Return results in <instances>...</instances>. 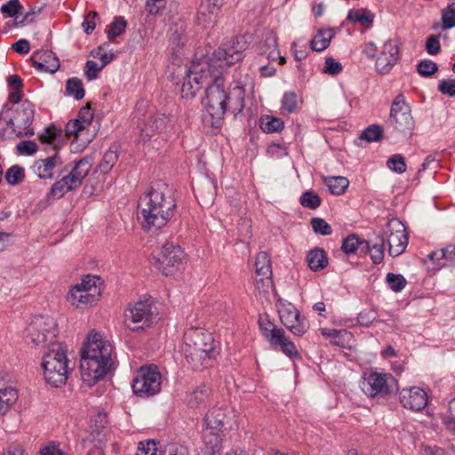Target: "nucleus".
Listing matches in <instances>:
<instances>
[{
	"mask_svg": "<svg viewBox=\"0 0 455 455\" xmlns=\"http://www.w3.org/2000/svg\"><path fill=\"white\" fill-rule=\"evenodd\" d=\"M175 208L172 188L156 180L138 202V220L145 231L156 232L172 218Z\"/></svg>",
	"mask_w": 455,
	"mask_h": 455,
	"instance_id": "nucleus-1",
	"label": "nucleus"
},
{
	"mask_svg": "<svg viewBox=\"0 0 455 455\" xmlns=\"http://www.w3.org/2000/svg\"><path fill=\"white\" fill-rule=\"evenodd\" d=\"M112 346L100 333L88 337L81 353V377L89 386L102 379L111 366Z\"/></svg>",
	"mask_w": 455,
	"mask_h": 455,
	"instance_id": "nucleus-2",
	"label": "nucleus"
},
{
	"mask_svg": "<svg viewBox=\"0 0 455 455\" xmlns=\"http://www.w3.org/2000/svg\"><path fill=\"white\" fill-rule=\"evenodd\" d=\"M183 352L193 370L212 365L219 354L218 343L212 333L202 329L191 328L184 334Z\"/></svg>",
	"mask_w": 455,
	"mask_h": 455,
	"instance_id": "nucleus-3",
	"label": "nucleus"
},
{
	"mask_svg": "<svg viewBox=\"0 0 455 455\" xmlns=\"http://www.w3.org/2000/svg\"><path fill=\"white\" fill-rule=\"evenodd\" d=\"M42 366L48 384L54 387L65 385L72 370L67 347L61 343H52L43 355Z\"/></svg>",
	"mask_w": 455,
	"mask_h": 455,
	"instance_id": "nucleus-4",
	"label": "nucleus"
},
{
	"mask_svg": "<svg viewBox=\"0 0 455 455\" xmlns=\"http://www.w3.org/2000/svg\"><path fill=\"white\" fill-rule=\"evenodd\" d=\"M212 82L213 83L208 86L206 91L203 121L205 125L220 128L222 124L229 97L225 91L221 78L212 74Z\"/></svg>",
	"mask_w": 455,
	"mask_h": 455,
	"instance_id": "nucleus-5",
	"label": "nucleus"
},
{
	"mask_svg": "<svg viewBox=\"0 0 455 455\" xmlns=\"http://www.w3.org/2000/svg\"><path fill=\"white\" fill-rule=\"evenodd\" d=\"M212 65L205 60L192 62L189 68L184 67L180 71L186 75L180 92L185 99H193L203 85L212 81Z\"/></svg>",
	"mask_w": 455,
	"mask_h": 455,
	"instance_id": "nucleus-6",
	"label": "nucleus"
},
{
	"mask_svg": "<svg viewBox=\"0 0 455 455\" xmlns=\"http://www.w3.org/2000/svg\"><path fill=\"white\" fill-rule=\"evenodd\" d=\"M57 323L55 320L48 315L34 317L24 331L26 342L35 346H52L57 336Z\"/></svg>",
	"mask_w": 455,
	"mask_h": 455,
	"instance_id": "nucleus-7",
	"label": "nucleus"
},
{
	"mask_svg": "<svg viewBox=\"0 0 455 455\" xmlns=\"http://www.w3.org/2000/svg\"><path fill=\"white\" fill-rule=\"evenodd\" d=\"M34 108L28 101L22 102L15 108H9L8 115L4 116L7 129L17 137L34 135V131L28 129L34 119Z\"/></svg>",
	"mask_w": 455,
	"mask_h": 455,
	"instance_id": "nucleus-8",
	"label": "nucleus"
},
{
	"mask_svg": "<svg viewBox=\"0 0 455 455\" xmlns=\"http://www.w3.org/2000/svg\"><path fill=\"white\" fill-rule=\"evenodd\" d=\"M162 375L156 365L142 366L132 381L135 395L148 397L157 394L161 389Z\"/></svg>",
	"mask_w": 455,
	"mask_h": 455,
	"instance_id": "nucleus-9",
	"label": "nucleus"
},
{
	"mask_svg": "<svg viewBox=\"0 0 455 455\" xmlns=\"http://www.w3.org/2000/svg\"><path fill=\"white\" fill-rule=\"evenodd\" d=\"M361 388L368 396H383L396 391L397 384L391 374L370 371L364 372L361 381Z\"/></svg>",
	"mask_w": 455,
	"mask_h": 455,
	"instance_id": "nucleus-10",
	"label": "nucleus"
},
{
	"mask_svg": "<svg viewBox=\"0 0 455 455\" xmlns=\"http://www.w3.org/2000/svg\"><path fill=\"white\" fill-rule=\"evenodd\" d=\"M153 319L152 306L148 300L138 301L128 307L124 312V324L133 331L149 327Z\"/></svg>",
	"mask_w": 455,
	"mask_h": 455,
	"instance_id": "nucleus-11",
	"label": "nucleus"
},
{
	"mask_svg": "<svg viewBox=\"0 0 455 455\" xmlns=\"http://www.w3.org/2000/svg\"><path fill=\"white\" fill-rule=\"evenodd\" d=\"M184 253L181 248L173 243H165L157 257L156 267L164 275H173L182 266Z\"/></svg>",
	"mask_w": 455,
	"mask_h": 455,
	"instance_id": "nucleus-12",
	"label": "nucleus"
},
{
	"mask_svg": "<svg viewBox=\"0 0 455 455\" xmlns=\"http://www.w3.org/2000/svg\"><path fill=\"white\" fill-rule=\"evenodd\" d=\"M389 123L394 129L402 133H410L414 129L411 108L403 95H398L391 105Z\"/></svg>",
	"mask_w": 455,
	"mask_h": 455,
	"instance_id": "nucleus-13",
	"label": "nucleus"
},
{
	"mask_svg": "<svg viewBox=\"0 0 455 455\" xmlns=\"http://www.w3.org/2000/svg\"><path fill=\"white\" fill-rule=\"evenodd\" d=\"M276 307L283 324L296 336H302L308 329L307 320L300 316L299 310L291 304L279 299Z\"/></svg>",
	"mask_w": 455,
	"mask_h": 455,
	"instance_id": "nucleus-14",
	"label": "nucleus"
},
{
	"mask_svg": "<svg viewBox=\"0 0 455 455\" xmlns=\"http://www.w3.org/2000/svg\"><path fill=\"white\" fill-rule=\"evenodd\" d=\"M385 236L389 246L388 252L392 257L401 255L408 244L405 227L398 219H392L387 224Z\"/></svg>",
	"mask_w": 455,
	"mask_h": 455,
	"instance_id": "nucleus-15",
	"label": "nucleus"
},
{
	"mask_svg": "<svg viewBox=\"0 0 455 455\" xmlns=\"http://www.w3.org/2000/svg\"><path fill=\"white\" fill-rule=\"evenodd\" d=\"M171 128L170 118L164 114H156L149 117L143 124L140 137L144 141L149 140L155 135H162L171 130Z\"/></svg>",
	"mask_w": 455,
	"mask_h": 455,
	"instance_id": "nucleus-16",
	"label": "nucleus"
},
{
	"mask_svg": "<svg viewBox=\"0 0 455 455\" xmlns=\"http://www.w3.org/2000/svg\"><path fill=\"white\" fill-rule=\"evenodd\" d=\"M399 398L402 405L411 411H420L427 404V393L418 387L403 388Z\"/></svg>",
	"mask_w": 455,
	"mask_h": 455,
	"instance_id": "nucleus-17",
	"label": "nucleus"
},
{
	"mask_svg": "<svg viewBox=\"0 0 455 455\" xmlns=\"http://www.w3.org/2000/svg\"><path fill=\"white\" fill-rule=\"evenodd\" d=\"M216 56L220 61L219 65L220 68H223L224 63L228 67L235 65L243 57V41L236 39L226 44L222 49H219Z\"/></svg>",
	"mask_w": 455,
	"mask_h": 455,
	"instance_id": "nucleus-18",
	"label": "nucleus"
},
{
	"mask_svg": "<svg viewBox=\"0 0 455 455\" xmlns=\"http://www.w3.org/2000/svg\"><path fill=\"white\" fill-rule=\"evenodd\" d=\"M399 55V47L395 40L387 41L381 50L379 58L376 60L377 69L382 73H387L396 63Z\"/></svg>",
	"mask_w": 455,
	"mask_h": 455,
	"instance_id": "nucleus-19",
	"label": "nucleus"
},
{
	"mask_svg": "<svg viewBox=\"0 0 455 455\" xmlns=\"http://www.w3.org/2000/svg\"><path fill=\"white\" fill-rule=\"evenodd\" d=\"M233 412L227 409L214 407L205 415L204 422L207 429L204 432L216 433L226 428Z\"/></svg>",
	"mask_w": 455,
	"mask_h": 455,
	"instance_id": "nucleus-20",
	"label": "nucleus"
},
{
	"mask_svg": "<svg viewBox=\"0 0 455 455\" xmlns=\"http://www.w3.org/2000/svg\"><path fill=\"white\" fill-rule=\"evenodd\" d=\"M62 164L63 161L60 156L55 153L53 156L36 161L33 171L40 179L52 180L54 178L55 172L59 171Z\"/></svg>",
	"mask_w": 455,
	"mask_h": 455,
	"instance_id": "nucleus-21",
	"label": "nucleus"
},
{
	"mask_svg": "<svg viewBox=\"0 0 455 455\" xmlns=\"http://www.w3.org/2000/svg\"><path fill=\"white\" fill-rule=\"evenodd\" d=\"M100 292L97 294L80 289L78 286H72L68 292V302L76 307L84 308L92 306L98 301Z\"/></svg>",
	"mask_w": 455,
	"mask_h": 455,
	"instance_id": "nucleus-22",
	"label": "nucleus"
},
{
	"mask_svg": "<svg viewBox=\"0 0 455 455\" xmlns=\"http://www.w3.org/2000/svg\"><path fill=\"white\" fill-rule=\"evenodd\" d=\"M224 0H204L198 10V21L204 27L213 24Z\"/></svg>",
	"mask_w": 455,
	"mask_h": 455,
	"instance_id": "nucleus-23",
	"label": "nucleus"
},
{
	"mask_svg": "<svg viewBox=\"0 0 455 455\" xmlns=\"http://www.w3.org/2000/svg\"><path fill=\"white\" fill-rule=\"evenodd\" d=\"M34 67L39 71L55 73L60 68L58 58L51 51L37 52L33 55Z\"/></svg>",
	"mask_w": 455,
	"mask_h": 455,
	"instance_id": "nucleus-24",
	"label": "nucleus"
},
{
	"mask_svg": "<svg viewBox=\"0 0 455 455\" xmlns=\"http://www.w3.org/2000/svg\"><path fill=\"white\" fill-rule=\"evenodd\" d=\"M92 166V158L84 157L76 163L75 166L67 176L77 188H79L83 180L89 174Z\"/></svg>",
	"mask_w": 455,
	"mask_h": 455,
	"instance_id": "nucleus-25",
	"label": "nucleus"
},
{
	"mask_svg": "<svg viewBox=\"0 0 455 455\" xmlns=\"http://www.w3.org/2000/svg\"><path fill=\"white\" fill-rule=\"evenodd\" d=\"M274 338L275 339L270 343V345L275 349H279L291 358L299 356V353L296 346L285 336L283 330L282 331H277V335L274 336Z\"/></svg>",
	"mask_w": 455,
	"mask_h": 455,
	"instance_id": "nucleus-26",
	"label": "nucleus"
},
{
	"mask_svg": "<svg viewBox=\"0 0 455 455\" xmlns=\"http://www.w3.org/2000/svg\"><path fill=\"white\" fill-rule=\"evenodd\" d=\"M220 438L217 433L204 432V444L198 455H220Z\"/></svg>",
	"mask_w": 455,
	"mask_h": 455,
	"instance_id": "nucleus-27",
	"label": "nucleus"
},
{
	"mask_svg": "<svg viewBox=\"0 0 455 455\" xmlns=\"http://www.w3.org/2000/svg\"><path fill=\"white\" fill-rule=\"evenodd\" d=\"M212 395L211 388L203 384L197 387L190 395L188 405L191 408L198 409L206 406Z\"/></svg>",
	"mask_w": 455,
	"mask_h": 455,
	"instance_id": "nucleus-28",
	"label": "nucleus"
},
{
	"mask_svg": "<svg viewBox=\"0 0 455 455\" xmlns=\"http://www.w3.org/2000/svg\"><path fill=\"white\" fill-rule=\"evenodd\" d=\"M77 187L66 175L52 186L47 196L48 198H61L67 192L76 189Z\"/></svg>",
	"mask_w": 455,
	"mask_h": 455,
	"instance_id": "nucleus-29",
	"label": "nucleus"
},
{
	"mask_svg": "<svg viewBox=\"0 0 455 455\" xmlns=\"http://www.w3.org/2000/svg\"><path fill=\"white\" fill-rule=\"evenodd\" d=\"M77 187L66 175L52 186L47 196L48 198H61L67 192L76 189Z\"/></svg>",
	"mask_w": 455,
	"mask_h": 455,
	"instance_id": "nucleus-30",
	"label": "nucleus"
},
{
	"mask_svg": "<svg viewBox=\"0 0 455 455\" xmlns=\"http://www.w3.org/2000/svg\"><path fill=\"white\" fill-rule=\"evenodd\" d=\"M260 54L265 55L270 60H277L279 58V50L277 48L276 37L268 33L265 39L259 44Z\"/></svg>",
	"mask_w": 455,
	"mask_h": 455,
	"instance_id": "nucleus-31",
	"label": "nucleus"
},
{
	"mask_svg": "<svg viewBox=\"0 0 455 455\" xmlns=\"http://www.w3.org/2000/svg\"><path fill=\"white\" fill-rule=\"evenodd\" d=\"M428 258L435 261L439 267H444L447 264L446 261L455 260V245L450 244L445 248L432 251L428 254Z\"/></svg>",
	"mask_w": 455,
	"mask_h": 455,
	"instance_id": "nucleus-32",
	"label": "nucleus"
},
{
	"mask_svg": "<svg viewBox=\"0 0 455 455\" xmlns=\"http://www.w3.org/2000/svg\"><path fill=\"white\" fill-rule=\"evenodd\" d=\"M347 19L351 23H359L370 28L373 22L374 14L367 9H354L349 11Z\"/></svg>",
	"mask_w": 455,
	"mask_h": 455,
	"instance_id": "nucleus-33",
	"label": "nucleus"
},
{
	"mask_svg": "<svg viewBox=\"0 0 455 455\" xmlns=\"http://www.w3.org/2000/svg\"><path fill=\"white\" fill-rule=\"evenodd\" d=\"M307 265L313 271H319L326 267L328 259L322 249H315L309 251L307 256Z\"/></svg>",
	"mask_w": 455,
	"mask_h": 455,
	"instance_id": "nucleus-34",
	"label": "nucleus"
},
{
	"mask_svg": "<svg viewBox=\"0 0 455 455\" xmlns=\"http://www.w3.org/2000/svg\"><path fill=\"white\" fill-rule=\"evenodd\" d=\"M333 37L331 29H321L314 36L311 41V48L315 52H322L325 50Z\"/></svg>",
	"mask_w": 455,
	"mask_h": 455,
	"instance_id": "nucleus-35",
	"label": "nucleus"
},
{
	"mask_svg": "<svg viewBox=\"0 0 455 455\" xmlns=\"http://www.w3.org/2000/svg\"><path fill=\"white\" fill-rule=\"evenodd\" d=\"M299 100L294 92H286L281 100L280 111L283 115H290L299 109Z\"/></svg>",
	"mask_w": 455,
	"mask_h": 455,
	"instance_id": "nucleus-36",
	"label": "nucleus"
},
{
	"mask_svg": "<svg viewBox=\"0 0 455 455\" xmlns=\"http://www.w3.org/2000/svg\"><path fill=\"white\" fill-rule=\"evenodd\" d=\"M324 184L332 195H342L349 185V181L346 177H328L324 179Z\"/></svg>",
	"mask_w": 455,
	"mask_h": 455,
	"instance_id": "nucleus-37",
	"label": "nucleus"
},
{
	"mask_svg": "<svg viewBox=\"0 0 455 455\" xmlns=\"http://www.w3.org/2000/svg\"><path fill=\"white\" fill-rule=\"evenodd\" d=\"M256 275H272V267L269 256L265 251H260L256 256L255 260Z\"/></svg>",
	"mask_w": 455,
	"mask_h": 455,
	"instance_id": "nucleus-38",
	"label": "nucleus"
},
{
	"mask_svg": "<svg viewBox=\"0 0 455 455\" xmlns=\"http://www.w3.org/2000/svg\"><path fill=\"white\" fill-rule=\"evenodd\" d=\"M361 247L362 250H369L370 243L368 241H361L356 235H348L342 243V250L345 253H354L357 248Z\"/></svg>",
	"mask_w": 455,
	"mask_h": 455,
	"instance_id": "nucleus-39",
	"label": "nucleus"
},
{
	"mask_svg": "<svg viewBox=\"0 0 455 455\" xmlns=\"http://www.w3.org/2000/svg\"><path fill=\"white\" fill-rule=\"evenodd\" d=\"M260 127L263 132L267 133L278 132L284 128V123L279 117L265 116L261 117Z\"/></svg>",
	"mask_w": 455,
	"mask_h": 455,
	"instance_id": "nucleus-40",
	"label": "nucleus"
},
{
	"mask_svg": "<svg viewBox=\"0 0 455 455\" xmlns=\"http://www.w3.org/2000/svg\"><path fill=\"white\" fill-rule=\"evenodd\" d=\"M66 92L76 100H81L84 96V90L82 82L76 77L69 78L66 83Z\"/></svg>",
	"mask_w": 455,
	"mask_h": 455,
	"instance_id": "nucleus-41",
	"label": "nucleus"
},
{
	"mask_svg": "<svg viewBox=\"0 0 455 455\" xmlns=\"http://www.w3.org/2000/svg\"><path fill=\"white\" fill-rule=\"evenodd\" d=\"M117 159L118 155L116 150H108L104 154L101 162L98 165L100 172L102 173H108L116 164Z\"/></svg>",
	"mask_w": 455,
	"mask_h": 455,
	"instance_id": "nucleus-42",
	"label": "nucleus"
},
{
	"mask_svg": "<svg viewBox=\"0 0 455 455\" xmlns=\"http://www.w3.org/2000/svg\"><path fill=\"white\" fill-rule=\"evenodd\" d=\"M384 243L385 238L383 236L379 237V241L374 243L368 250L371 254L372 262L376 265L380 264L384 259Z\"/></svg>",
	"mask_w": 455,
	"mask_h": 455,
	"instance_id": "nucleus-43",
	"label": "nucleus"
},
{
	"mask_svg": "<svg viewBox=\"0 0 455 455\" xmlns=\"http://www.w3.org/2000/svg\"><path fill=\"white\" fill-rule=\"evenodd\" d=\"M126 28V22L122 17L116 18L107 30L108 38L113 40L116 37L121 36Z\"/></svg>",
	"mask_w": 455,
	"mask_h": 455,
	"instance_id": "nucleus-44",
	"label": "nucleus"
},
{
	"mask_svg": "<svg viewBox=\"0 0 455 455\" xmlns=\"http://www.w3.org/2000/svg\"><path fill=\"white\" fill-rule=\"evenodd\" d=\"M259 323L262 335L268 340L269 343L275 339L274 336L277 335V331H283V329L276 328L273 323L262 318L259 320Z\"/></svg>",
	"mask_w": 455,
	"mask_h": 455,
	"instance_id": "nucleus-45",
	"label": "nucleus"
},
{
	"mask_svg": "<svg viewBox=\"0 0 455 455\" xmlns=\"http://www.w3.org/2000/svg\"><path fill=\"white\" fill-rule=\"evenodd\" d=\"M382 137V129L379 125L372 124L367 127L360 135L361 140L368 142L379 141Z\"/></svg>",
	"mask_w": 455,
	"mask_h": 455,
	"instance_id": "nucleus-46",
	"label": "nucleus"
},
{
	"mask_svg": "<svg viewBox=\"0 0 455 455\" xmlns=\"http://www.w3.org/2000/svg\"><path fill=\"white\" fill-rule=\"evenodd\" d=\"M386 281L389 285V288L395 292L401 291L407 283L403 275L393 273H388L387 275Z\"/></svg>",
	"mask_w": 455,
	"mask_h": 455,
	"instance_id": "nucleus-47",
	"label": "nucleus"
},
{
	"mask_svg": "<svg viewBox=\"0 0 455 455\" xmlns=\"http://www.w3.org/2000/svg\"><path fill=\"white\" fill-rule=\"evenodd\" d=\"M24 176V169L19 165L12 166L5 173V179L10 185L20 183Z\"/></svg>",
	"mask_w": 455,
	"mask_h": 455,
	"instance_id": "nucleus-48",
	"label": "nucleus"
},
{
	"mask_svg": "<svg viewBox=\"0 0 455 455\" xmlns=\"http://www.w3.org/2000/svg\"><path fill=\"white\" fill-rule=\"evenodd\" d=\"M136 455H163L156 447V443L153 440L140 442Z\"/></svg>",
	"mask_w": 455,
	"mask_h": 455,
	"instance_id": "nucleus-49",
	"label": "nucleus"
},
{
	"mask_svg": "<svg viewBox=\"0 0 455 455\" xmlns=\"http://www.w3.org/2000/svg\"><path fill=\"white\" fill-rule=\"evenodd\" d=\"M321 198L318 195L312 191H307L300 196V204L302 206L309 209H316L321 204Z\"/></svg>",
	"mask_w": 455,
	"mask_h": 455,
	"instance_id": "nucleus-50",
	"label": "nucleus"
},
{
	"mask_svg": "<svg viewBox=\"0 0 455 455\" xmlns=\"http://www.w3.org/2000/svg\"><path fill=\"white\" fill-rule=\"evenodd\" d=\"M387 166L397 173H403L406 171V164L402 155H393L387 161Z\"/></svg>",
	"mask_w": 455,
	"mask_h": 455,
	"instance_id": "nucleus-51",
	"label": "nucleus"
},
{
	"mask_svg": "<svg viewBox=\"0 0 455 455\" xmlns=\"http://www.w3.org/2000/svg\"><path fill=\"white\" fill-rule=\"evenodd\" d=\"M98 280H100L99 276L88 275L82 279L81 283H76L74 286H78L82 290L97 294V292H100L96 286V282Z\"/></svg>",
	"mask_w": 455,
	"mask_h": 455,
	"instance_id": "nucleus-52",
	"label": "nucleus"
},
{
	"mask_svg": "<svg viewBox=\"0 0 455 455\" xmlns=\"http://www.w3.org/2000/svg\"><path fill=\"white\" fill-rule=\"evenodd\" d=\"M80 122V120L74 119L67 124L65 128L67 136L74 135L76 139H79L83 136V132L86 129Z\"/></svg>",
	"mask_w": 455,
	"mask_h": 455,
	"instance_id": "nucleus-53",
	"label": "nucleus"
},
{
	"mask_svg": "<svg viewBox=\"0 0 455 455\" xmlns=\"http://www.w3.org/2000/svg\"><path fill=\"white\" fill-rule=\"evenodd\" d=\"M313 230L320 235H328L332 232L331 227L323 219L314 218L311 220Z\"/></svg>",
	"mask_w": 455,
	"mask_h": 455,
	"instance_id": "nucleus-54",
	"label": "nucleus"
},
{
	"mask_svg": "<svg viewBox=\"0 0 455 455\" xmlns=\"http://www.w3.org/2000/svg\"><path fill=\"white\" fill-rule=\"evenodd\" d=\"M417 70L422 76H429L438 70V66L432 60H422L418 64Z\"/></svg>",
	"mask_w": 455,
	"mask_h": 455,
	"instance_id": "nucleus-55",
	"label": "nucleus"
},
{
	"mask_svg": "<svg viewBox=\"0 0 455 455\" xmlns=\"http://www.w3.org/2000/svg\"><path fill=\"white\" fill-rule=\"evenodd\" d=\"M255 287L259 294H267L273 287L271 276L260 275L256 276Z\"/></svg>",
	"mask_w": 455,
	"mask_h": 455,
	"instance_id": "nucleus-56",
	"label": "nucleus"
},
{
	"mask_svg": "<svg viewBox=\"0 0 455 455\" xmlns=\"http://www.w3.org/2000/svg\"><path fill=\"white\" fill-rule=\"evenodd\" d=\"M442 20L444 29H450L455 27V10L451 5H448L443 11Z\"/></svg>",
	"mask_w": 455,
	"mask_h": 455,
	"instance_id": "nucleus-57",
	"label": "nucleus"
},
{
	"mask_svg": "<svg viewBox=\"0 0 455 455\" xmlns=\"http://www.w3.org/2000/svg\"><path fill=\"white\" fill-rule=\"evenodd\" d=\"M76 119L81 121L80 123L86 130L89 129L93 119V111L92 110L90 104H87L80 109Z\"/></svg>",
	"mask_w": 455,
	"mask_h": 455,
	"instance_id": "nucleus-58",
	"label": "nucleus"
},
{
	"mask_svg": "<svg viewBox=\"0 0 455 455\" xmlns=\"http://www.w3.org/2000/svg\"><path fill=\"white\" fill-rule=\"evenodd\" d=\"M342 70L341 63L335 60L333 58L329 57L325 60L324 67L323 68V73L328 75H337Z\"/></svg>",
	"mask_w": 455,
	"mask_h": 455,
	"instance_id": "nucleus-59",
	"label": "nucleus"
},
{
	"mask_svg": "<svg viewBox=\"0 0 455 455\" xmlns=\"http://www.w3.org/2000/svg\"><path fill=\"white\" fill-rule=\"evenodd\" d=\"M16 148L20 155L31 156L37 151L38 148L32 140H23L17 145Z\"/></svg>",
	"mask_w": 455,
	"mask_h": 455,
	"instance_id": "nucleus-60",
	"label": "nucleus"
},
{
	"mask_svg": "<svg viewBox=\"0 0 455 455\" xmlns=\"http://www.w3.org/2000/svg\"><path fill=\"white\" fill-rule=\"evenodd\" d=\"M449 414L443 417V423L448 429L455 433V398L449 403Z\"/></svg>",
	"mask_w": 455,
	"mask_h": 455,
	"instance_id": "nucleus-61",
	"label": "nucleus"
},
{
	"mask_svg": "<svg viewBox=\"0 0 455 455\" xmlns=\"http://www.w3.org/2000/svg\"><path fill=\"white\" fill-rule=\"evenodd\" d=\"M84 68L86 77L88 80L92 81L98 76L99 72L103 68V67L93 60H87Z\"/></svg>",
	"mask_w": 455,
	"mask_h": 455,
	"instance_id": "nucleus-62",
	"label": "nucleus"
},
{
	"mask_svg": "<svg viewBox=\"0 0 455 455\" xmlns=\"http://www.w3.org/2000/svg\"><path fill=\"white\" fill-rule=\"evenodd\" d=\"M20 9L21 5L20 4L19 0H10L8 3L2 5L1 12L8 17H13L20 11Z\"/></svg>",
	"mask_w": 455,
	"mask_h": 455,
	"instance_id": "nucleus-63",
	"label": "nucleus"
},
{
	"mask_svg": "<svg viewBox=\"0 0 455 455\" xmlns=\"http://www.w3.org/2000/svg\"><path fill=\"white\" fill-rule=\"evenodd\" d=\"M438 90L443 94H447L451 97L455 96V80L454 79H443L440 81Z\"/></svg>",
	"mask_w": 455,
	"mask_h": 455,
	"instance_id": "nucleus-64",
	"label": "nucleus"
}]
</instances>
